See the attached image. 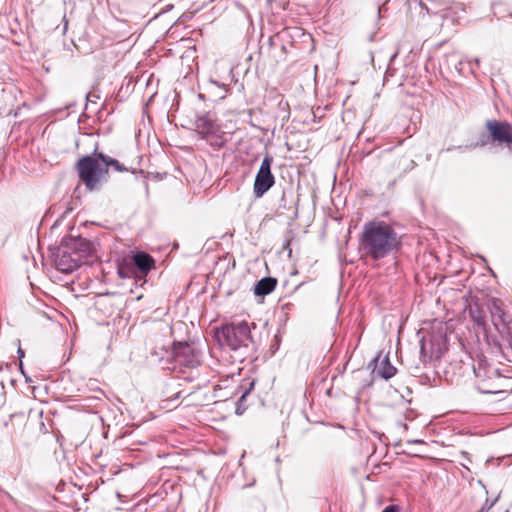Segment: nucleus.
I'll return each mask as SVG.
<instances>
[{
  "label": "nucleus",
  "mask_w": 512,
  "mask_h": 512,
  "mask_svg": "<svg viewBox=\"0 0 512 512\" xmlns=\"http://www.w3.org/2000/svg\"><path fill=\"white\" fill-rule=\"evenodd\" d=\"M17 354H18V357H19V360H20L19 368H20L21 372H22V373H24V372H23V369H22V365H23V363H22V358H24V356H25V352H24V350L20 347V345L18 346Z\"/></svg>",
  "instance_id": "obj_14"
},
{
  "label": "nucleus",
  "mask_w": 512,
  "mask_h": 512,
  "mask_svg": "<svg viewBox=\"0 0 512 512\" xmlns=\"http://www.w3.org/2000/svg\"><path fill=\"white\" fill-rule=\"evenodd\" d=\"M172 358L177 364L184 367H196L200 363L198 351L185 342L174 344Z\"/></svg>",
  "instance_id": "obj_5"
},
{
  "label": "nucleus",
  "mask_w": 512,
  "mask_h": 512,
  "mask_svg": "<svg viewBox=\"0 0 512 512\" xmlns=\"http://www.w3.org/2000/svg\"><path fill=\"white\" fill-rule=\"evenodd\" d=\"M382 512H399L398 507L394 505L387 506Z\"/></svg>",
  "instance_id": "obj_15"
},
{
  "label": "nucleus",
  "mask_w": 512,
  "mask_h": 512,
  "mask_svg": "<svg viewBox=\"0 0 512 512\" xmlns=\"http://www.w3.org/2000/svg\"><path fill=\"white\" fill-rule=\"evenodd\" d=\"M216 336L221 346L231 350L247 347L251 341L250 328L246 322L223 326Z\"/></svg>",
  "instance_id": "obj_3"
},
{
  "label": "nucleus",
  "mask_w": 512,
  "mask_h": 512,
  "mask_svg": "<svg viewBox=\"0 0 512 512\" xmlns=\"http://www.w3.org/2000/svg\"><path fill=\"white\" fill-rule=\"evenodd\" d=\"M486 129L494 142L505 144L508 147L512 145V124L505 121L488 120Z\"/></svg>",
  "instance_id": "obj_6"
},
{
  "label": "nucleus",
  "mask_w": 512,
  "mask_h": 512,
  "mask_svg": "<svg viewBox=\"0 0 512 512\" xmlns=\"http://www.w3.org/2000/svg\"><path fill=\"white\" fill-rule=\"evenodd\" d=\"M106 163H107V169L109 167H113L116 171L122 172L127 171V168H125L122 164L119 163L116 159H111L109 157H106Z\"/></svg>",
  "instance_id": "obj_13"
},
{
  "label": "nucleus",
  "mask_w": 512,
  "mask_h": 512,
  "mask_svg": "<svg viewBox=\"0 0 512 512\" xmlns=\"http://www.w3.org/2000/svg\"><path fill=\"white\" fill-rule=\"evenodd\" d=\"M77 169L87 189L93 190L107 174L106 156L102 154L85 156L78 161Z\"/></svg>",
  "instance_id": "obj_2"
},
{
  "label": "nucleus",
  "mask_w": 512,
  "mask_h": 512,
  "mask_svg": "<svg viewBox=\"0 0 512 512\" xmlns=\"http://www.w3.org/2000/svg\"><path fill=\"white\" fill-rule=\"evenodd\" d=\"M407 443L408 444H410V443H422V441L421 440H409V441H407Z\"/></svg>",
  "instance_id": "obj_17"
},
{
  "label": "nucleus",
  "mask_w": 512,
  "mask_h": 512,
  "mask_svg": "<svg viewBox=\"0 0 512 512\" xmlns=\"http://www.w3.org/2000/svg\"><path fill=\"white\" fill-rule=\"evenodd\" d=\"M421 353L424 354L425 353V345H424V342L421 341Z\"/></svg>",
  "instance_id": "obj_16"
},
{
  "label": "nucleus",
  "mask_w": 512,
  "mask_h": 512,
  "mask_svg": "<svg viewBox=\"0 0 512 512\" xmlns=\"http://www.w3.org/2000/svg\"><path fill=\"white\" fill-rule=\"evenodd\" d=\"M197 130L203 135L212 134L215 132V124L207 117H201L196 122Z\"/></svg>",
  "instance_id": "obj_11"
},
{
  "label": "nucleus",
  "mask_w": 512,
  "mask_h": 512,
  "mask_svg": "<svg viewBox=\"0 0 512 512\" xmlns=\"http://www.w3.org/2000/svg\"><path fill=\"white\" fill-rule=\"evenodd\" d=\"M277 281L274 278L266 277L258 281L254 287L257 296H265L271 293L276 287Z\"/></svg>",
  "instance_id": "obj_9"
},
{
  "label": "nucleus",
  "mask_w": 512,
  "mask_h": 512,
  "mask_svg": "<svg viewBox=\"0 0 512 512\" xmlns=\"http://www.w3.org/2000/svg\"><path fill=\"white\" fill-rule=\"evenodd\" d=\"M272 162L273 159L269 156L264 157L262 160L253 187V193L256 198L262 197L274 185L275 179L271 172Z\"/></svg>",
  "instance_id": "obj_4"
},
{
  "label": "nucleus",
  "mask_w": 512,
  "mask_h": 512,
  "mask_svg": "<svg viewBox=\"0 0 512 512\" xmlns=\"http://www.w3.org/2000/svg\"><path fill=\"white\" fill-rule=\"evenodd\" d=\"M72 248L78 250L79 252L87 254L91 250V244L86 239L79 238L73 240Z\"/></svg>",
  "instance_id": "obj_12"
},
{
  "label": "nucleus",
  "mask_w": 512,
  "mask_h": 512,
  "mask_svg": "<svg viewBox=\"0 0 512 512\" xmlns=\"http://www.w3.org/2000/svg\"><path fill=\"white\" fill-rule=\"evenodd\" d=\"M399 243L397 233L385 222H370L364 226L362 250L374 260L382 259L395 251Z\"/></svg>",
  "instance_id": "obj_1"
},
{
  "label": "nucleus",
  "mask_w": 512,
  "mask_h": 512,
  "mask_svg": "<svg viewBox=\"0 0 512 512\" xmlns=\"http://www.w3.org/2000/svg\"><path fill=\"white\" fill-rule=\"evenodd\" d=\"M375 372L387 380L395 375L396 368L390 363L389 358L386 356L376 365Z\"/></svg>",
  "instance_id": "obj_10"
},
{
  "label": "nucleus",
  "mask_w": 512,
  "mask_h": 512,
  "mask_svg": "<svg viewBox=\"0 0 512 512\" xmlns=\"http://www.w3.org/2000/svg\"><path fill=\"white\" fill-rule=\"evenodd\" d=\"M474 61H475L476 64H479V60L477 58H475Z\"/></svg>",
  "instance_id": "obj_18"
},
{
  "label": "nucleus",
  "mask_w": 512,
  "mask_h": 512,
  "mask_svg": "<svg viewBox=\"0 0 512 512\" xmlns=\"http://www.w3.org/2000/svg\"><path fill=\"white\" fill-rule=\"evenodd\" d=\"M81 263L78 253L74 255L66 250H62L55 258L56 268L64 273H71L79 267Z\"/></svg>",
  "instance_id": "obj_7"
},
{
  "label": "nucleus",
  "mask_w": 512,
  "mask_h": 512,
  "mask_svg": "<svg viewBox=\"0 0 512 512\" xmlns=\"http://www.w3.org/2000/svg\"><path fill=\"white\" fill-rule=\"evenodd\" d=\"M133 263L142 276L147 275V273L154 268L155 261L154 259L145 252H137L132 257Z\"/></svg>",
  "instance_id": "obj_8"
}]
</instances>
